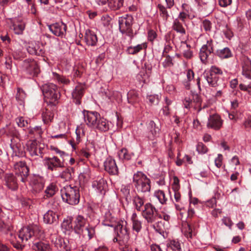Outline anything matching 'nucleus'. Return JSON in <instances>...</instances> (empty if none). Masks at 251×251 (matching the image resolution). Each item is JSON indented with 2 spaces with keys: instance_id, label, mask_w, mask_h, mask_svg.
I'll use <instances>...</instances> for the list:
<instances>
[{
  "instance_id": "nucleus-12",
  "label": "nucleus",
  "mask_w": 251,
  "mask_h": 251,
  "mask_svg": "<svg viewBox=\"0 0 251 251\" xmlns=\"http://www.w3.org/2000/svg\"><path fill=\"white\" fill-rule=\"evenodd\" d=\"M3 182L4 186L12 190L16 191L18 188V181L16 175L13 173H5L3 175Z\"/></svg>"
},
{
  "instance_id": "nucleus-17",
  "label": "nucleus",
  "mask_w": 251,
  "mask_h": 251,
  "mask_svg": "<svg viewBox=\"0 0 251 251\" xmlns=\"http://www.w3.org/2000/svg\"><path fill=\"white\" fill-rule=\"evenodd\" d=\"M23 67L26 70L28 73L33 76L37 75L40 72L39 68L34 60H25L23 64Z\"/></svg>"
},
{
  "instance_id": "nucleus-42",
  "label": "nucleus",
  "mask_w": 251,
  "mask_h": 251,
  "mask_svg": "<svg viewBox=\"0 0 251 251\" xmlns=\"http://www.w3.org/2000/svg\"><path fill=\"white\" fill-rule=\"evenodd\" d=\"M74 173L73 168H68L65 169L60 175L62 178L68 180L72 178V173Z\"/></svg>"
},
{
  "instance_id": "nucleus-38",
  "label": "nucleus",
  "mask_w": 251,
  "mask_h": 251,
  "mask_svg": "<svg viewBox=\"0 0 251 251\" xmlns=\"http://www.w3.org/2000/svg\"><path fill=\"white\" fill-rule=\"evenodd\" d=\"M172 27L174 30L182 35L185 34L186 33L184 28L183 27L182 24L178 19H175L174 20Z\"/></svg>"
},
{
  "instance_id": "nucleus-14",
  "label": "nucleus",
  "mask_w": 251,
  "mask_h": 251,
  "mask_svg": "<svg viewBox=\"0 0 251 251\" xmlns=\"http://www.w3.org/2000/svg\"><path fill=\"white\" fill-rule=\"evenodd\" d=\"M86 224V220L81 215H77L75 217L74 221L72 222L71 227L73 226V229L75 233L77 234H83L84 229H85Z\"/></svg>"
},
{
  "instance_id": "nucleus-9",
  "label": "nucleus",
  "mask_w": 251,
  "mask_h": 251,
  "mask_svg": "<svg viewBox=\"0 0 251 251\" xmlns=\"http://www.w3.org/2000/svg\"><path fill=\"white\" fill-rule=\"evenodd\" d=\"M142 215L148 224L161 222L158 221V210L150 203L145 204L144 209L142 211Z\"/></svg>"
},
{
  "instance_id": "nucleus-63",
  "label": "nucleus",
  "mask_w": 251,
  "mask_h": 251,
  "mask_svg": "<svg viewBox=\"0 0 251 251\" xmlns=\"http://www.w3.org/2000/svg\"><path fill=\"white\" fill-rule=\"evenodd\" d=\"M120 249L122 251H131V248L130 247V241L126 244H119Z\"/></svg>"
},
{
  "instance_id": "nucleus-13",
  "label": "nucleus",
  "mask_w": 251,
  "mask_h": 251,
  "mask_svg": "<svg viewBox=\"0 0 251 251\" xmlns=\"http://www.w3.org/2000/svg\"><path fill=\"white\" fill-rule=\"evenodd\" d=\"M204 77L207 81L209 85L216 88V89H224L226 87V83L223 79L220 76L204 73Z\"/></svg>"
},
{
  "instance_id": "nucleus-23",
  "label": "nucleus",
  "mask_w": 251,
  "mask_h": 251,
  "mask_svg": "<svg viewBox=\"0 0 251 251\" xmlns=\"http://www.w3.org/2000/svg\"><path fill=\"white\" fill-rule=\"evenodd\" d=\"M43 148L38 145L35 140L32 141L27 146V151L31 156H39L42 157Z\"/></svg>"
},
{
  "instance_id": "nucleus-31",
  "label": "nucleus",
  "mask_w": 251,
  "mask_h": 251,
  "mask_svg": "<svg viewBox=\"0 0 251 251\" xmlns=\"http://www.w3.org/2000/svg\"><path fill=\"white\" fill-rule=\"evenodd\" d=\"M58 216L52 210H49L44 215V222L46 224H51L57 221Z\"/></svg>"
},
{
  "instance_id": "nucleus-20",
  "label": "nucleus",
  "mask_w": 251,
  "mask_h": 251,
  "mask_svg": "<svg viewBox=\"0 0 251 251\" xmlns=\"http://www.w3.org/2000/svg\"><path fill=\"white\" fill-rule=\"evenodd\" d=\"M223 125V120L220 116L217 114H214L210 116L208 118L207 126L208 128L219 130L221 128Z\"/></svg>"
},
{
  "instance_id": "nucleus-33",
  "label": "nucleus",
  "mask_w": 251,
  "mask_h": 251,
  "mask_svg": "<svg viewBox=\"0 0 251 251\" xmlns=\"http://www.w3.org/2000/svg\"><path fill=\"white\" fill-rule=\"evenodd\" d=\"M124 0H109L108 6L113 10L120 9L123 7Z\"/></svg>"
},
{
  "instance_id": "nucleus-46",
  "label": "nucleus",
  "mask_w": 251,
  "mask_h": 251,
  "mask_svg": "<svg viewBox=\"0 0 251 251\" xmlns=\"http://www.w3.org/2000/svg\"><path fill=\"white\" fill-rule=\"evenodd\" d=\"M57 190L58 189L56 185L53 184H50L45 190L46 196L47 197L53 196Z\"/></svg>"
},
{
  "instance_id": "nucleus-11",
  "label": "nucleus",
  "mask_w": 251,
  "mask_h": 251,
  "mask_svg": "<svg viewBox=\"0 0 251 251\" xmlns=\"http://www.w3.org/2000/svg\"><path fill=\"white\" fill-rule=\"evenodd\" d=\"M14 168L15 175L21 177V181L25 183L29 175V168L24 161H19L15 164Z\"/></svg>"
},
{
  "instance_id": "nucleus-43",
  "label": "nucleus",
  "mask_w": 251,
  "mask_h": 251,
  "mask_svg": "<svg viewBox=\"0 0 251 251\" xmlns=\"http://www.w3.org/2000/svg\"><path fill=\"white\" fill-rule=\"evenodd\" d=\"M121 192L123 195V197L125 199L126 201L129 203L131 201V196L130 194L129 187L128 186H124L122 187Z\"/></svg>"
},
{
  "instance_id": "nucleus-18",
  "label": "nucleus",
  "mask_w": 251,
  "mask_h": 251,
  "mask_svg": "<svg viewBox=\"0 0 251 251\" xmlns=\"http://www.w3.org/2000/svg\"><path fill=\"white\" fill-rule=\"evenodd\" d=\"M84 85L79 83L75 87L72 93L73 101L76 104L81 103V99L83 97L85 91Z\"/></svg>"
},
{
  "instance_id": "nucleus-39",
  "label": "nucleus",
  "mask_w": 251,
  "mask_h": 251,
  "mask_svg": "<svg viewBox=\"0 0 251 251\" xmlns=\"http://www.w3.org/2000/svg\"><path fill=\"white\" fill-rule=\"evenodd\" d=\"M134 155L133 153H129L127 149L123 148L118 152L119 158L122 160H129L131 159L132 156Z\"/></svg>"
},
{
  "instance_id": "nucleus-56",
  "label": "nucleus",
  "mask_w": 251,
  "mask_h": 251,
  "mask_svg": "<svg viewBox=\"0 0 251 251\" xmlns=\"http://www.w3.org/2000/svg\"><path fill=\"white\" fill-rule=\"evenodd\" d=\"M202 26L206 32L210 31L212 28V23L207 20H204L202 22Z\"/></svg>"
},
{
  "instance_id": "nucleus-32",
  "label": "nucleus",
  "mask_w": 251,
  "mask_h": 251,
  "mask_svg": "<svg viewBox=\"0 0 251 251\" xmlns=\"http://www.w3.org/2000/svg\"><path fill=\"white\" fill-rule=\"evenodd\" d=\"M214 55L218 56L222 59L228 58L232 56V53L228 48H225L222 49H217L215 48Z\"/></svg>"
},
{
  "instance_id": "nucleus-40",
  "label": "nucleus",
  "mask_w": 251,
  "mask_h": 251,
  "mask_svg": "<svg viewBox=\"0 0 251 251\" xmlns=\"http://www.w3.org/2000/svg\"><path fill=\"white\" fill-rule=\"evenodd\" d=\"M181 47L183 49L186 48L183 50V56L187 59H190L193 56L192 51L190 50V46L186 44V42H182Z\"/></svg>"
},
{
  "instance_id": "nucleus-60",
  "label": "nucleus",
  "mask_w": 251,
  "mask_h": 251,
  "mask_svg": "<svg viewBox=\"0 0 251 251\" xmlns=\"http://www.w3.org/2000/svg\"><path fill=\"white\" fill-rule=\"evenodd\" d=\"M149 126L151 128V131L152 132V134H156L157 132H159V128L156 127V125L153 121L150 122Z\"/></svg>"
},
{
  "instance_id": "nucleus-62",
  "label": "nucleus",
  "mask_w": 251,
  "mask_h": 251,
  "mask_svg": "<svg viewBox=\"0 0 251 251\" xmlns=\"http://www.w3.org/2000/svg\"><path fill=\"white\" fill-rule=\"evenodd\" d=\"M42 131L40 126H36L34 128H31L29 130V133L31 134H37L40 135Z\"/></svg>"
},
{
  "instance_id": "nucleus-5",
  "label": "nucleus",
  "mask_w": 251,
  "mask_h": 251,
  "mask_svg": "<svg viewBox=\"0 0 251 251\" xmlns=\"http://www.w3.org/2000/svg\"><path fill=\"white\" fill-rule=\"evenodd\" d=\"M133 183L139 193L146 194L151 190V180L141 172H138L134 175Z\"/></svg>"
},
{
  "instance_id": "nucleus-25",
  "label": "nucleus",
  "mask_w": 251,
  "mask_h": 251,
  "mask_svg": "<svg viewBox=\"0 0 251 251\" xmlns=\"http://www.w3.org/2000/svg\"><path fill=\"white\" fill-rule=\"evenodd\" d=\"M54 244L57 249L60 251H68L71 248L70 242L67 239L56 238L54 241Z\"/></svg>"
},
{
  "instance_id": "nucleus-24",
  "label": "nucleus",
  "mask_w": 251,
  "mask_h": 251,
  "mask_svg": "<svg viewBox=\"0 0 251 251\" xmlns=\"http://www.w3.org/2000/svg\"><path fill=\"white\" fill-rule=\"evenodd\" d=\"M105 170L111 175H116L118 169L114 159L108 157L104 162Z\"/></svg>"
},
{
  "instance_id": "nucleus-58",
  "label": "nucleus",
  "mask_w": 251,
  "mask_h": 251,
  "mask_svg": "<svg viewBox=\"0 0 251 251\" xmlns=\"http://www.w3.org/2000/svg\"><path fill=\"white\" fill-rule=\"evenodd\" d=\"M147 99L152 104H157L159 103V98L158 96L150 95L147 97Z\"/></svg>"
},
{
  "instance_id": "nucleus-48",
  "label": "nucleus",
  "mask_w": 251,
  "mask_h": 251,
  "mask_svg": "<svg viewBox=\"0 0 251 251\" xmlns=\"http://www.w3.org/2000/svg\"><path fill=\"white\" fill-rule=\"evenodd\" d=\"M163 60L162 65L164 68L169 67L173 65L172 58L168 54L162 55Z\"/></svg>"
},
{
  "instance_id": "nucleus-6",
  "label": "nucleus",
  "mask_w": 251,
  "mask_h": 251,
  "mask_svg": "<svg viewBox=\"0 0 251 251\" xmlns=\"http://www.w3.org/2000/svg\"><path fill=\"white\" fill-rule=\"evenodd\" d=\"M63 200L71 205L77 204L79 202V188L76 186H66L61 190Z\"/></svg>"
},
{
  "instance_id": "nucleus-3",
  "label": "nucleus",
  "mask_w": 251,
  "mask_h": 251,
  "mask_svg": "<svg viewBox=\"0 0 251 251\" xmlns=\"http://www.w3.org/2000/svg\"><path fill=\"white\" fill-rule=\"evenodd\" d=\"M127 223L125 221L118 222L116 226L114 227L116 236L113 239L114 243L119 244H126L130 241L129 229L126 226Z\"/></svg>"
},
{
  "instance_id": "nucleus-10",
  "label": "nucleus",
  "mask_w": 251,
  "mask_h": 251,
  "mask_svg": "<svg viewBox=\"0 0 251 251\" xmlns=\"http://www.w3.org/2000/svg\"><path fill=\"white\" fill-rule=\"evenodd\" d=\"M215 46L212 40L207 41L206 44L203 45L200 49L199 56L203 63L206 64L212 54L214 55Z\"/></svg>"
},
{
  "instance_id": "nucleus-51",
  "label": "nucleus",
  "mask_w": 251,
  "mask_h": 251,
  "mask_svg": "<svg viewBox=\"0 0 251 251\" xmlns=\"http://www.w3.org/2000/svg\"><path fill=\"white\" fill-rule=\"evenodd\" d=\"M155 195L161 204L166 203L167 199L166 198L165 193L163 191L158 190L155 192Z\"/></svg>"
},
{
  "instance_id": "nucleus-45",
  "label": "nucleus",
  "mask_w": 251,
  "mask_h": 251,
  "mask_svg": "<svg viewBox=\"0 0 251 251\" xmlns=\"http://www.w3.org/2000/svg\"><path fill=\"white\" fill-rule=\"evenodd\" d=\"M26 97V94L24 91L20 88L17 89V93L16 95V99L19 101L20 104H22L24 103L25 99Z\"/></svg>"
},
{
  "instance_id": "nucleus-22",
  "label": "nucleus",
  "mask_w": 251,
  "mask_h": 251,
  "mask_svg": "<svg viewBox=\"0 0 251 251\" xmlns=\"http://www.w3.org/2000/svg\"><path fill=\"white\" fill-rule=\"evenodd\" d=\"M195 103L198 106L201 107V100L200 96L198 94H194L192 95V99L190 98H186L183 101V104L184 107L186 108H190L194 107V108H196V106L194 105V103Z\"/></svg>"
},
{
  "instance_id": "nucleus-57",
  "label": "nucleus",
  "mask_w": 251,
  "mask_h": 251,
  "mask_svg": "<svg viewBox=\"0 0 251 251\" xmlns=\"http://www.w3.org/2000/svg\"><path fill=\"white\" fill-rule=\"evenodd\" d=\"M80 155L82 157L88 159L91 156V153L88 148L82 149L79 152Z\"/></svg>"
},
{
  "instance_id": "nucleus-1",
  "label": "nucleus",
  "mask_w": 251,
  "mask_h": 251,
  "mask_svg": "<svg viewBox=\"0 0 251 251\" xmlns=\"http://www.w3.org/2000/svg\"><path fill=\"white\" fill-rule=\"evenodd\" d=\"M13 227H8L10 231L9 234L7 233V238L12 244L13 246L17 250L22 251L25 247V243L32 236H38V234L41 232L39 227L35 225H29L23 227L19 232L18 238L21 241L17 240L14 232L12 231Z\"/></svg>"
},
{
  "instance_id": "nucleus-16",
  "label": "nucleus",
  "mask_w": 251,
  "mask_h": 251,
  "mask_svg": "<svg viewBox=\"0 0 251 251\" xmlns=\"http://www.w3.org/2000/svg\"><path fill=\"white\" fill-rule=\"evenodd\" d=\"M67 25L63 22L56 23L49 26L50 30L55 36L63 37L66 33Z\"/></svg>"
},
{
  "instance_id": "nucleus-26",
  "label": "nucleus",
  "mask_w": 251,
  "mask_h": 251,
  "mask_svg": "<svg viewBox=\"0 0 251 251\" xmlns=\"http://www.w3.org/2000/svg\"><path fill=\"white\" fill-rule=\"evenodd\" d=\"M54 106H53L50 104L43 111L42 119L45 124H48L50 122H52L54 117L53 109Z\"/></svg>"
},
{
  "instance_id": "nucleus-4",
  "label": "nucleus",
  "mask_w": 251,
  "mask_h": 251,
  "mask_svg": "<svg viewBox=\"0 0 251 251\" xmlns=\"http://www.w3.org/2000/svg\"><path fill=\"white\" fill-rule=\"evenodd\" d=\"M41 89L47 102L53 106H55L60 98V90L53 83L45 84L42 85Z\"/></svg>"
},
{
  "instance_id": "nucleus-19",
  "label": "nucleus",
  "mask_w": 251,
  "mask_h": 251,
  "mask_svg": "<svg viewBox=\"0 0 251 251\" xmlns=\"http://www.w3.org/2000/svg\"><path fill=\"white\" fill-rule=\"evenodd\" d=\"M187 228L185 230L183 229L184 235L187 238H192L195 236L197 233V229L199 227V224L197 220H191L187 223Z\"/></svg>"
},
{
  "instance_id": "nucleus-64",
  "label": "nucleus",
  "mask_w": 251,
  "mask_h": 251,
  "mask_svg": "<svg viewBox=\"0 0 251 251\" xmlns=\"http://www.w3.org/2000/svg\"><path fill=\"white\" fill-rule=\"evenodd\" d=\"M223 160V155L221 154H218V157L215 159V164L218 168L221 167L222 166V162Z\"/></svg>"
},
{
  "instance_id": "nucleus-30",
  "label": "nucleus",
  "mask_w": 251,
  "mask_h": 251,
  "mask_svg": "<svg viewBox=\"0 0 251 251\" xmlns=\"http://www.w3.org/2000/svg\"><path fill=\"white\" fill-rule=\"evenodd\" d=\"M92 186L101 194H104L107 187L106 181L103 178L96 180L93 182Z\"/></svg>"
},
{
  "instance_id": "nucleus-61",
  "label": "nucleus",
  "mask_w": 251,
  "mask_h": 251,
  "mask_svg": "<svg viewBox=\"0 0 251 251\" xmlns=\"http://www.w3.org/2000/svg\"><path fill=\"white\" fill-rule=\"evenodd\" d=\"M222 222L225 225L228 226L230 229L231 228L233 223L229 217H224L222 219Z\"/></svg>"
},
{
  "instance_id": "nucleus-29",
  "label": "nucleus",
  "mask_w": 251,
  "mask_h": 251,
  "mask_svg": "<svg viewBox=\"0 0 251 251\" xmlns=\"http://www.w3.org/2000/svg\"><path fill=\"white\" fill-rule=\"evenodd\" d=\"M85 39L86 44L91 46H95L98 42L97 35L94 32L91 30H87L86 31Z\"/></svg>"
},
{
  "instance_id": "nucleus-52",
  "label": "nucleus",
  "mask_w": 251,
  "mask_h": 251,
  "mask_svg": "<svg viewBox=\"0 0 251 251\" xmlns=\"http://www.w3.org/2000/svg\"><path fill=\"white\" fill-rule=\"evenodd\" d=\"M132 228L133 231L139 233L142 229V222L138 220H134L132 222Z\"/></svg>"
},
{
  "instance_id": "nucleus-35",
  "label": "nucleus",
  "mask_w": 251,
  "mask_h": 251,
  "mask_svg": "<svg viewBox=\"0 0 251 251\" xmlns=\"http://www.w3.org/2000/svg\"><path fill=\"white\" fill-rule=\"evenodd\" d=\"M147 46L145 44H139L136 46H130L129 47L126 51L128 54H136L137 53L140 52L141 50L146 48Z\"/></svg>"
},
{
  "instance_id": "nucleus-28",
  "label": "nucleus",
  "mask_w": 251,
  "mask_h": 251,
  "mask_svg": "<svg viewBox=\"0 0 251 251\" xmlns=\"http://www.w3.org/2000/svg\"><path fill=\"white\" fill-rule=\"evenodd\" d=\"M117 223V219L114 216H112L110 211L105 212L102 221L103 225L114 227L115 226H116Z\"/></svg>"
},
{
  "instance_id": "nucleus-27",
  "label": "nucleus",
  "mask_w": 251,
  "mask_h": 251,
  "mask_svg": "<svg viewBox=\"0 0 251 251\" xmlns=\"http://www.w3.org/2000/svg\"><path fill=\"white\" fill-rule=\"evenodd\" d=\"M33 193H39L44 188V183L41 178L34 176L30 182Z\"/></svg>"
},
{
  "instance_id": "nucleus-49",
  "label": "nucleus",
  "mask_w": 251,
  "mask_h": 251,
  "mask_svg": "<svg viewBox=\"0 0 251 251\" xmlns=\"http://www.w3.org/2000/svg\"><path fill=\"white\" fill-rule=\"evenodd\" d=\"M206 74L219 76L220 75H223V71L220 68L213 66L210 68L209 72L206 73Z\"/></svg>"
},
{
  "instance_id": "nucleus-59",
  "label": "nucleus",
  "mask_w": 251,
  "mask_h": 251,
  "mask_svg": "<svg viewBox=\"0 0 251 251\" xmlns=\"http://www.w3.org/2000/svg\"><path fill=\"white\" fill-rule=\"evenodd\" d=\"M14 59L18 60L24 57V53L22 51L16 50L11 53Z\"/></svg>"
},
{
  "instance_id": "nucleus-55",
  "label": "nucleus",
  "mask_w": 251,
  "mask_h": 251,
  "mask_svg": "<svg viewBox=\"0 0 251 251\" xmlns=\"http://www.w3.org/2000/svg\"><path fill=\"white\" fill-rule=\"evenodd\" d=\"M85 231L87 233L89 239L92 238L95 234V227L93 226H86L85 228Z\"/></svg>"
},
{
  "instance_id": "nucleus-54",
  "label": "nucleus",
  "mask_w": 251,
  "mask_h": 251,
  "mask_svg": "<svg viewBox=\"0 0 251 251\" xmlns=\"http://www.w3.org/2000/svg\"><path fill=\"white\" fill-rule=\"evenodd\" d=\"M197 150L200 153H205L207 152L208 149L202 143L200 142L197 145Z\"/></svg>"
},
{
  "instance_id": "nucleus-15",
  "label": "nucleus",
  "mask_w": 251,
  "mask_h": 251,
  "mask_svg": "<svg viewBox=\"0 0 251 251\" xmlns=\"http://www.w3.org/2000/svg\"><path fill=\"white\" fill-rule=\"evenodd\" d=\"M44 164L47 168L53 171L57 168H63L64 167V163L56 156L52 157H46L44 159Z\"/></svg>"
},
{
  "instance_id": "nucleus-36",
  "label": "nucleus",
  "mask_w": 251,
  "mask_h": 251,
  "mask_svg": "<svg viewBox=\"0 0 251 251\" xmlns=\"http://www.w3.org/2000/svg\"><path fill=\"white\" fill-rule=\"evenodd\" d=\"M33 249L38 251H50V248L49 244L43 242H38L34 244Z\"/></svg>"
},
{
  "instance_id": "nucleus-37",
  "label": "nucleus",
  "mask_w": 251,
  "mask_h": 251,
  "mask_svg": "<svg viewBox=\"0 0 251 251\" xmlns=\"http://www.w3.org/2000/svg\"><path fill=\"white\" fill-rule=\"evenodd\" d=\"M133 201L137 210L139 211H142V210L144 209L143 206L144 204V201L143 199L140 197L139 196L137 195L134 197Z\"/></svg>"
},
{
  "instance_id": "nucleus-47",
  "label": "nucleus",
  "mask_w": 251,
  "mask_h": 251,
  "mask_svg": "<svg viewBox=\"0 0 251 251\" xmlns=\"http://www.w3.org/2000/svg\"><path fill=\"white\" fill-rule=\"evenodd\" d=\"M53 75L54 78L55 79H56L60 84H63L64 85H68L70 82V80L66 76L60 75L56 73H53Z\"/></svg>"
},
{
  "instance_id": "nucleus-7",
  "label": "nucleus",
  "mask_w": 251,
  "mask_h": 251,
  "mask_svg": "<svg viewBox=\"0 0 251 251\" xmlns=\"http://www.w3.org/2000/svg\"><path fill=\"white\" fill-rule=\"evenodd\" d=\"M118 23L120 31L132 39L134 37L132 29L133 17L130 15L126 14L119 18Z\"/></svg>"
},
{
  "instance_id": "nucleus-21",
  "label": "nucleus",
  "mask_w": 251,
  "mask_h": 251,
  "mask_svg": "<svg viewBox=\"0 0 251 251\" xmlns=\"http://www.w3.org/2000/svg\"><path fill=\"white\" fill-rule=\"evenodd\" d=\"M242 74L247 78L251 79V60L246 56L242 59Z\"/></svg>"
},
{
  "instance_id": "nucleus-8",
  "label": "nucleus",
  "mask_w": 251,
  "mask_h": 251,
  "mask_svg": "<svg viewBox=\"0 0 251 251\" xmlns=\"http://www.w3.org/2000/svg\"><path fill=\"white\" fill-rule=\"evenodd\" d=\"M5 135L8 137H12L11 139L10 147L15 152L21 150V145L19 143H15L14 138L20 140V135L16 128L11 125H6L5 127L0 128V136Z\"/></svg>"
},
{
  "instance_id": "nucleus-41",
  "label": "nucleus",
  "mask_w": 251,
  "mask_h": 251,
  "mask_svg": "<svg viewBox=\"0 0 251 251\" xmlns=\"http://www.w3.org/2000/svg\"><path fill=\"white\" fill-rule=\"evenodd\" d=\"M168 250H171L173 251H181L180 243L176 241L172 240L167 244Z\"/></svg>"
},
{
  "instance_id": "nucleus-53",
  "label": "nucleus",
  "mask_w": 251,
  "mask_h": 251,
  "mask_svg": "<svg viewBox=\"0 0 251 251\" xmlns=\"http://www.w3.org/2000/svg\"><path fill=\"white\" fill-rule=\"evenodd\" d=\"M158 7L160 12V15L163 18V19L167 20L169 16L166 8L161 4H158Z\"/></svg>"
},
{
  "instance_id": "nucleus-44",
  "label": "nucleus",
  "mask_w": 251,
  "mask_h": 251,
  "mask_svg": "<svg viewBox=\"0 0 251 251\" xmlns=\"http://www.w3.org/2000/svg\"><path fill=\"white\" fill-rule=\"evenodd\" d=\"M12 26L15 33L17 34H21L25 29V25L23 22L14 23Z\"/></svg>"
},
{
  "instance_id": "nucleus-2",
  "label": "nucleus",
  "mask_w": 251,
  "mask_h": 251,
  "mask_svg": "<svg viewBox=\"0 0 251 251\" xmlns=\"http://www.w3.org/2000/svg\"><path fill=\"white\" fill-rule=\"evenodd\" d=\"M83 115L85 122L89 126L101 131H106L109 129V122L104 118L101 117L98 112L84 110Z\"/></svg>"
},
{
  "instance_id": "nucleus-34",
  "label": "nucleus",
  "mask_w": 251,
  "mask_h": 251,
  "mask_svg": "<svg viewBox=\"0 0 251 251\" xmlns=\"http://www.w3.org/2000/svg\"><path fill=\"white\" fill-rule=\"evenodd\" d=\"M127 99L128 103L132 104L139 101L138 94L134 90H131L127 93Z\"/></svg>"
},
{
  "instance_id": "nucleus-50",
  "label": "nucleus",
  "mask_w": 251,
  "mask_h": 251,
  "mask_svg": "<svg viewBox=\"0 0 251 251\" xmlns=\"http://www.w3.org/2000/svg\"><path fill=\"white\" fill-rule=\"evenodd\" d=\"M29 120L23 117H19L16 119V122L18 126L21 127H27Z\"/></svg>"
}]
</instances>
